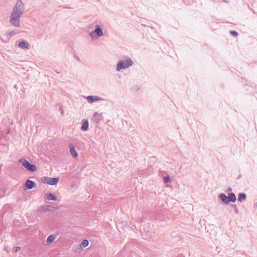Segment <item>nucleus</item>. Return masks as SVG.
Returning a JSON list of instances; mask_svg holds the SVG:
<instances>
[{"instance_id":"f257e3e1","label":"nucleus","mask_w":257,"mask_h":257,"mask_svg":"<svg viewBox=\"0 0 257 257\" xmlns=\"http://www.w3.org/2000/svg\"><path fill=\"white\" fill-rule=\"evenodd\" d=\"M24 9V5L23 2L21 0L17 1L10 17V22L12 26L15 27H19L20 26V19L23 14Z\"/></svg>"},{"instance_id":"f03ea898","label":"nucleus","mask_w":257,"mask_h":257,"mask_svg":"<svg viewBox=\"0 0 257 257\" xmlns=\"http://www.w3.org/2000/svg\"><path fill=\"white\" fill-rule=\"evenodd\" d=\"M133 64V62L130 58H127L125 60H121L119 61L116 65V70L119 71L122 69H126Z\"/></svg>"},{"instance_id":"7ed1b4c3","label":"nucleus","mask_w":257,"mask_h":257,"mask_svg":"<svg viewBox=\"0 0 257 257\" xmlns=\"http://www.w3.org/2000/svg\"><path fill=\"white\" fill-rule=\"evenodd\" d=\"M19 163L26 168L28 171L32 172H35L37 170V167L35 165L30 163L25 158H21L19 160Z\"/></svg>"},{"instance_id":"20e7f679","label":"nucleus","mask_w":257,"mask_h":257,"mask_svg":"<svg viewBox=\"0 0 257 257\" xmlns=\"http://www.w3.org/2000/svg\"><path fill=\"white\" fill-rule=\"evenodd\" d=\"M94 34L96 35V39H97L103 35L102 29L99 25H96L94 30L89 34V35L92 39H94Z\"/></svg>"},{"instance_id":"39448f33","label":"nucleus","mask_w":257,"mask_h":257,"mask_svg":"<svg viewBox=\"0 0 257 257\" xmlns=\"http://www.w3.org/2000/svg\"><path fill=\"white\" fill-rule=\"evenodd\" d=\"M59 181V178H50L48 177H43L41 178V182L45 184L51 185H56Z\"/></svg>"},{"instance_id":"423d86ee","label":"nucleus","mask_w":257,"mask_h":257,"mask_svg":"<svg viewBox=\"0 0 257 257\" xmlns=\"http://www.w3.org/2000/svg\"><path fill=\"white\" fill-rule=\"evenodd\" d=\"M57 208L54 207L53 206H50V205H46V206H41L39 209L38 211L39 212H46L48 211H53L56 209Z\"/></svg>"},{"instance_id":"0eeeda50","label":"nucleus","mask_w":257,"mask_h":257,"mask_svg":"<svg viewBox=\"0 0 257 257\" xmlns=\"http://www.w3.org/2000/svg\"><path fill=\"white\" fill-rule=\"evenodd\" d=\"M88 102L90 103H92L94 101L102 100L103 99L102 97H98L97 96L89 95L86 98Z\"/></svg>"},{"instance_id":"6e6552de","label":"nucleus","mask_w":257,"mask_h":257,"mask_svg":"<svg viewBox=\"0 0 257 257\" xmlns=\"http://www.w3.org/2000/svg\"><path fill=\"white\" fill-rule=\"evenodd\" d=\"M70 149V153L73 158L75 159L78 157V153H77L75 147L73 144H70L69 145Z\"/></svg>"},{"instance_id":"1a4fd4ad","label":"nucleus","mask_w":257,"mask_h":257,"mask_svg":"<svg viewBox=\"0 0 257 257\" xmlns=\"http://www.w3.org/2000/svg\"><path fill=\"white\" fill-rule=\"evenodd\" d=\"M36 186V184L34 181L28 179L25 182V187L26 188L24 189H32Z\"/></svg>"},{"instance_id":"9d476101","label":"nucleus","mask_w":257,"mask_h":257,"mask_svg":"<svg viewBox=\"0 0 257 257\" xmlns=\"http://www.w3.org/2000/svg\"><path fill=\"white\" fill-rule=\"evenodd\" d=\"M219 198L223 203L226 204H228L230 202L228 196H226L225 194L221 193L219 195Z\"/></svg>"},{"instance_id":"9b49d317","label":"nucleus","mask_w":257,"mask_h":257,"mask_svg":"<svg viewBox=\"0 0 257 257\" xmlns=\"http://www.w3.org/2000/svg\"><path fill=\"white\" fill-rule=\"evenodd\" d=\"M18 46L23 49H29L30 45L28 42L25 41H21L19 42Z\"/></svg>"},{"instance_id":"f8f14e48","label":"nucleus","mask_w":257,"mask_h":257,"mask_svg":"<svg viewBox=\"0 0 257 257\" xmlns=\"http://www.w3.org/2000/svg\"><path fill=\"white\" fill-rule=\"evenodd\" d=\"M89 123L87 120L83 119L82 125L81 126V130L82 131H86L88 129Z\"/></svg>"},{"instance_id":"ddd939ff","label":"nucleus","mask_w":257,"mask_h":257,"mask_svg":"<svg viewBox=\"0 0 257 257\" xmlns=\"http://www.w3.org/2000/svg\"><path fill=\"white\" fill-rule=\"evenodd\" d=\"M45 197L48 200L56 201L57 199V197L55 195L51 193L46 194Z\"/></svg>"},{"instance_id":"4468645a","label":"nucleus","mask_w":257,"mask_h":257,"mask_svg":"<svg viewBox=\"0 0 257 257\" xmlns=\"http://www.w3.org/2000/svg\"><path fill=\"white\" fill-rule=\"evenodd\" d=\"M93 117L97 120V122L102 120V114L98 113V112H95L93 114Z\"/></svg>"},{"instance_id":"2eb2a0df","label":"nucleus","mask_w":257,"mask_h":257,"mask_svg":"<svg viewBox=\"0 0 257 257\" xmlns=\"http://www.w3.org/2000/svg\"><path fill=\"white\" fill-rule=\"evenodd\" d=\"M56 237V235H55V234L50 235L47 239V241H46L47 243L49 244L52 243L55 239Z\"/></svg>"},{"instance_id":"dca6fc26","label":"nucleus","mask_w":257,"mask_h":257,"mask_svg":"<svg viewBox=\"0 0 257 257\" xmlns=\"http://www.w3.org/2000/svg\"><path fill=\"white\" fill-rule=\"evenodd\" d=\"M246 198V195L244 193H240L238 195L237 200L239 202L245 200Z\"/></svg>"},{"instance_id":"f3484780","label":"nucleus","mask_w":257,"mask_h":257,"mask_svg":"<svg viewBox=\"0 0 257 257\" xmlns=\"http://www.w3.org/2000/svg\"><path fill=\"white\" fill-rule=\"evenodd\" d=\"M228 198L230 202L234 203L236 201V198L234 193H230L228 194Z\"/></svg>"},{"instance_id":"a211bd4d","label":"nucleus","mask_w":257,"mask_h":257,"mask_svg":"<svg viewBox=\"0 0 257 257\" xmlns=\"http://www.w3.org/2000/svg\"><path fill=\"white\" fill-rule=\"evenodd\" d=\"M18 33H19V32L16 31H8L6 33V35L10 36H13L17 35Z\"/></svg>"},{"instance_id":"6ab92c4d","label":"nucleus","mask_w":257,"mask_h":257,"mask_svg":"<svg viewBox=\"0 0 257 257\" xmlns=\"http://www.w3.org/2000/svg\"><path fill=\"white\" fill-rule=\"evenodd\" d=\"M88 244H89L88 240L87 239H84L81 242V243L80 244V246L86 247L88 245Z\"/></svg>"},{"instance_id":"aec40b11","label":"nucleus","mask_w":257,"mask_h":257,"mask_svg":"<svg viewBox=\"0 0 257 257\" xmlns=\"http://www.w3.org/2000/svg\"><path fill=\"white\" fill-rule=\"evenodd\" d=\"M164 181L166 182V183H169V182H171V180H170V177L167 176H165L164 177Z\"/></svg>"},{"instance_id":"412c9836","label":"nucleus","mask_w":257,"mask_h":257,"mask_svg":"<svg viewBox=\"0 0 257 257\" xmlns=\"http://www.w3.org/2000/svg\"><path fill=\"white\" fill-rule=\"evenodd\" d=\"M230 33L233 36L236 37L238 36V33L236 31H230Z\"/></svg>"},{"instance_id":"4be33fe9","label":"nucleus","mask_w":257,"mask_h":257,"mask_svg":"<svg viewBox=\"0 0 257 257\" xmlns=\"http://www.w3.org/2000/svg\"><path fill=\"white\" fill-rule=\"evenodd\" d=\"M232 206L234 208V211L236 213H238V208L236 207V205L235 204H232Z\"/></svg>"},{"instance_id":"5701e85b","label":"nucleus","mask_w":257,"mask_h":257,"mask_svg":"<svg viewBox=\"0 0 257 257\" xmlns=\"http://www.w3.org/2000/svg\"><path fill=\"white\" fill-rule=\"evenodd\" d=\"M20 249H21V247H20V246H17V247H16L15 252H18V251H19Z\"/></svg>"},{"instance_id":"b1692460","label":"nucleus","mask_w":257,"mask_h":257,"mask_svg":"<svg viewBox=\"0 0 257 257\" xmlns=\"http://www.w3.org/2000/svg\"><path fill=\"white\" fill-rule=\"evenodd\" d=\"M74 58H75V59H76V60H77V61H80V59H79V57H78V56H76V55H74Z\"/></svg>"},{"instance_id":"393cba45","label":"nucleus","mask_w":257,"mask_h":257,"mask_svg":"<svg viewBox=\"0 0 257 257\" xmlns=\"http://www.w3.org/2000/svg\"><path fill=\"white\" fill-rule=\"evenodd\" d=\"M253 207L254 208H257V202H255L253 204Z\"/></svg>"},{"instance_id":"a878e982","label":"nucleus","mask_w":257,"mask_h":257,"mask_svg":"<svg viewBox=\"0 0 257 257\" xmlns=\"http://www.w3.org/2000/svg\"><path fill=\"white\" fill-rule=\"evenodd\" d=\"M64 8H65V9H69V7H64Z\"/></svg>"}]
</instances>
